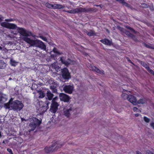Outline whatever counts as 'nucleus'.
I'll return each mask as SVG.
<instances>
[{
	"label": "nucleus",
	"instance_id": "1",
	"mask_svg": "<svg viewBox=\"0 0 154 154\" xmlns=\"http://www.w3.org/2000/svg\"><path fill=\"white\" fill-rule=\"evenodd\" d=\"M17 30L18 32L21 35V39L30 45L29 47L33 46L38 47L44 51H46V46L42 41L38 39H32L29 38L32 36L35 38L38 36L33 35L31 32L27 31L23 28L18 27Z\"/></svg>",
	"mask_w": 154,
	"mask_h": 154
},
{
	"label": "nucleus",
	"instance_id": "2",
	"mask_svg": "<svg viewBox=\"0 0 154 154\" xmlns=\"http://www.w3.org/2000/svg\"><path fill=\"white\" fill-rule=\"evenodd\" d=\"M24 106L23 104L21 101L18 100H16L11 102L10 100L6 103L5 104L4 107L5 109H10L14 111H20L22 109Z\"/></svg>",
	"mask_w": 154,
	"mask_h": 154
},
{
	"label": "nucleus",
	"instance_id": "3",
	"mask_svg": "<svg viewBox=\"0 0 154 154\" xmlns=\"http://www.w3.org/2000/svg\"><path fill=\"white\" fill-rule=\"evenodd\" d=\"M91 10L90 8L86 9L85 8H76L73 10L66 11V12L70 14H75L82 12H88L91 11Z\"/></svg>",
	"mask_w": 154,
	"mask_h": 154
},
{
	"label": "nucleus",
	"instance_id": "4",
	"mask_svg": "<svg viewBox=\"0 0 154 154\" xmlns=\"http://www.w3.org/2000/svg\"><path fill=\"white\" fill-rule=\"evenodd\" d=\"M32 120L34 122L31 123L29 125L30 131L34 130L37 126H39L41 123V121L36 118H33Z\"/></svg>",
	"mask_w": 154,
	"mask_h": 154
},
{
	"label": "nucleus",
	"instance_id": "5",
	"mask_svg": "<svg viewBox=\"0 0 154 154\" xmlns=\"http://www.w3.org/2000/svg\"><path fill=\"white\" fill-rule=\"evenodd\" d=\"M74 111V109L72 107V105L70 104L66 106L64 109L63 110L64 115L67 117H69Z\"/></svg>",
	"mask_w": 154,
	"mask_h": 154
},
{
	"label": "nucleus",
	"instance_id": "6",
	"mask_svg": "<svg viewBox=\"0 0 154 154\" xmlns=\"http://www.w3.org/2000/svg\"><path fill=\"white\" fill-rule=\"evenodd\" d=\"M57 98V97H55L52 101L50 111L51 112L54 113H55L57 109L59 104L55 102L54 100H56Z\"/></svg>",
	"mask_w": 154,
	"mask_h": 154
},
{
	"label": "nucleus",
	"instance_id": "7",
	"mask_svg": "<svg viewBox=\"0 0 154 154\" xmlns=\"http://www.w3.org/2000/svg\"><path fill=\"white\" fill-rule=\"evenodd\" d=\"M60 60L62 64L66 66L69 65H73L75 63V61L69 59H65L63 57H60Z\"/></svg>",
	"mask_w": 154,
	"mask_h": 154
},
{
	"label": "nucleus",
	"instance_id": "8",
	"mask_svg": "<svg viewBox=\"0 0 154 154\" xmlns=\"http://www.w3.org/2000/svg\"><path fill=\"white\" fill-rule=\"evenodd\" d=\"M46 6L49 8L61 9L64 7V6L60 4H51L49 3H47L46 4Z\"/></svg>",
	"mask_w": 154,
	"mask_h": 154
},
{
	"label": "nucleus",
	"instance_id": "9",
	"mask_svg": "<svg viewBox=\"0 0 154 154\" xmlns=\"http://www.w3.org/2000/svg\"><path fill=\"white\" fill-rule=\"evenodd\" d=\"M74 87L73 85H67L64 86L63 88L65 92L71 94L72 93Z\"/></svg>",
	"mask_w": 154,
	"mask_h": 154
},
{
	"label": "nucleus",
	"instance_id": "10",
	"mask_svg": "<svg viewBox=\"0 0 154 154\" xmlns=\"http://www.w3.org/2000/svg\"><path fill=\"white\" fill-rule=\"evenodd\" d=\"M88 68L91 70L95 72L100 75H103L104 74V72L102 70H100L97 67L90 64L88 66Z\"/></svg>",
	"mask_w": 154,
	"mask_h": 154
},
{
	"label": "nucleus",
	"instance_id": "11",
	"mask_svg": "<svg viewBox=\"0 0 154 154\" xmlns=\"http://www.w3.org/2000/svg\"><path fill=\"white\" fill-rule=\"evenodd\" d=\"M62 75L63 78L65 79H69L70 78V73L67 68H65L61 70Z\"/></svg>",
	"mask_w": 154,
	"mask_h": 154
},
{
	"label": "nucleus",
	"instance_id": "12",
	"mask_svg": "<svg viewBox=\"0 0 154 154\" xmlns=\"http://www.w3.org/2000/svg\"><path fill=\"white\" fill-rule=\"evenodd\" d=\"M59 97L61 100L65 102H68L70 99V98L68 95L63 93L60 94Z\"/></svg>",
	"mask_w": 154,
	"mask_h": 154
},
{
	"label": "nucleus",
	"instance_id": "13",
	"mask_svg": "<svg viewBox=\"0 0 154 154\" xmlns=\"http://www.w3.org/2000/svg\"><path fill=\"white\" fill-rule=\"evenodd\" d=\"M139 62L142 66L146 69L149 72L154 75V72L149 68L146 63L141 61H140Z\"/></svg>",
	"mask_w": 154,
	"mask_h": 154
},
{
	"label": "nucleus",
	"instance_id": "14",
	"mask_svg": "<svg viewBox=\"0 0 154 154\" xmlns=\"http://www.w3.org/2000/svg\"><path fill=\"white\" fill-rule=\"evenodd\" d=\"M128 100L133 105H135L137 104V100L136 98L132 95H129Z\"/></svg>",
	"mask_w": 154,
	"mask_h": 154
},
{
	"label": "nucleus",
	"instance_id": "15",
	"mask_svg": "<svg viewBox=\"0 0 154 154\" xmlns=\"http://www.w3.org/2000/svg\"><path fill=\"white\" fill-rule=\"evenodd\" d=\"M56 86L57 85L56 84L54 81L52 82L51 85L50 86V88L52 91L53 93H57V92Z\"/></svg>",
	"mask_w": 154,
	"mask_h": 154
},
{
	"label": "nucleus",
	"instance_id": "16",
	"mask_svg": "<svg viewBox=\"0 0 154 154\" xmlns=\"http://www.w3.org/2000/svg\"><path fill=\"white\" fill-rule=\"evenodd\" d=\"M56 144H53L51 147H46L45 148V150L46 152L48 153L51 152L53 151L54 149L53 148L55 146Z\"/></svg>",
	"mask_w": 154,
	"mask_h": 154
},
{
	"label": "nucleus",
	"instance_id": "17",
	"mask_svg": "<svg viewBox=\"0 0 154 154\" xmlns=\"http://www.w3.org/2000/svg\"><path fill=\"white\" fill-rule=\"evenodd\" d=\"M124 33L125 34L128 36L133 38L134 40L135 41L136 40V39L135 38V36L130 33L129 31H128L126 29H125Z\"/></svg>",
	"mask_w": 154,
	"mask_h": 154
},
{
	"label": "nucleus",
	"instance_id": "18",
	"mask_svg": "<svg viewBox=\"0 0 154 154\" xmlns=\"http://www.w3.org/2000/svg\"><path fill=\"white\" fill-rule=\"evenodd\" d=\"M49 103L48 101H46L45 103V104L41 108V110H42L43 109V110L42 111V112H45L47 110L48 108V105Z\"/></svg>",
	"mask_w": 154,
	"mask_h": 154
},
{
	"label": "nucleus",
	"instance_id": "19",
	"mask_svg": "<svg viewBox=\"0 0 154 154\" xmlns=\"http://www.w3.org/2000/svg\"><path fill=\"white\" fill-rule=\"evenodd\" d=\"M100 41L103 44L108 45H110L111 44V42L107 39H102Z\"/></svg>",
	"mask_w": 154,
	"mask_h": 154
},
{
	"label": "nucleus",
	"instance_id": "20",
	"mask_svg": "<svg viewBox=\"0 0 154 154\" xmlns=\"http://www.w3.org/2000/svg\"><path fill=\"white\" fill-rule=\"evenodd\" d=\"M7 66V64L2 60H0V69H5Z\"/></svg>",
	"mask_w": 154,
	"mask_h": 154
},
{
	"label": "nucleus",
	"instance_id": "21",
	"mask_svg": "<svg viewBox=\"0 0 154 154\" xmlns=\"http://www.w3.org/2000/svg\"><path fill=\"white\" fill-rule=\"evenodd\" d=\"M47 96L49 100H51L54 96V95L49 90L47 92Z\"/></svg>",
	"mask_w": 154,
	"mask_h": 154
},
{
	"label": "nucleus",
	"instance_id": "22",
	"mask_svg": "<svg viewBox=\"0 0 154 154\" xmlns=\"http://www.w3.org/2000/svg\"><path fill=\"white\" fill-rule=\"evenodd\" d=\"M17 27V26L13 23H8V28L9 29H14Z\"/></svg>",
	"mask_w": 154,
	"mask_h": 154
},
{
	"label": "nucleus",
	"instance_id": "23",
	"mask_svg": "<svg viewBox=\"0 0 154 154\" xmlns=\"http://www.w3.org/2000/svg\"><path fill=\"white\" fill-rule=\"evenodd\" d=\"M7 100L6 96L5 95L2 94L0 96V101L2 102H5Z\"/></svg>",
	"mask_w": 154,
	"mask_h": 154
},
{
	"label": "nucleus",
	"instance_id": "24",
	"mask_svg": "<svg viewBox=\"0 0 154 154\" xmlns=\"http://www.w3.org/2000/svg\"><path fill=\"white\" fill-rule=\"evenodd\" d=\"M10 62L11 65L13 66H15L18 63L16 61L12 59H10Z\"/></svg>",
	"mask_w": 154,
	"mask_h": 154
},
{
	"label": "nucleus",
	"instance_id": "25",
	"mask_svg": "<svg viewBox=\"0 0 154 154\" xmlns=\"http://www.w3.org/2000/svg\"><path fill=\"white\" fill-rule=\"evenodd\" d=\"M85 32L89 36H93L95 35L94 32L93 30H90L89 31H86Z\"/></svg>",
	"mask_w": 154,
	"mask_h": 154
},
{
	"label": "nucleus",
	"instance_id": "26",
	"mask_svg": "<svg viewBox=\"0 0 154 154\" xmlns=\"http://www.w3.org/2000/svg\"><path fill=\"white\" fill-rule=\"evenodd\" d=\"M38 93L39 94V97L42 98L45 97V94L43 91H38Z\"/></svg>",
	"mask_w": 154,
	"mask_h": 154
},
{
	"label": "nucleus",
	"instance_id": "27",
	"mask_svg": "<svg viewBox=\"0 0 154 154\" xmlns=\"http://www.w3.org/2000/svg\"><path fill=\"white\" fill-rule=\"evenodd\" d=\"M146 102V100L145 99H141L137 102V103L143 104Z\"/></svg>",
	"mask_w": 154,
	"mask_h": 154
},
{
	"label": "nucleus",
	"instance_id": "28",
	"mask_svg": "<svg viewBox=\"0 0 154 154\" xmlns=\"http://www.w3.org/2000/svg\"><path fill=\"white\" fill-rule=\"evenodd\" d=\"M8 23H8L4 22H2L1 23V25L2 26L7 28L8 27Z\"/></svg>",
	"mask_w": 154,
	"mask_h": 154
},
{
	"label": "nucleus",
	"instance_id": "29",
	"mask_svg": "<svg viewBox=\"0 0 154 154\" xmlns=\"http://www.w3.org/2000/svg\"><path fill=\"white\" fill-rule=\"evenodd\" d=\"M144 46L146 47L147 48H149L152 49H154V47L152 45H151L149 44H147L146 43L144 44Z\"/></svg>",
	"mask_w": 154,
	"mask_h": 154
},
{
	"label": "nucleus",
	"instance_id": "30",
	"mask_svg": "<svg viewBox=\"0 0 154 154\" xmlns=\"http://www.w3.org/2000/svg\"><path fill=\"white\" fill-rule=\"evenodd\" d=\"M129 97V95L125 93H123L122 95V97L124 99H127Z\"/></svg>",
	"mask_w": 154,
	"mask_h": 154
},
{
	"label": "nucleus",
	"instance_id": "31",
	"mask_svg": "<svg viewBox=\"0 0 154 154\" xmlns=\"http://www.w3.org/2000/svg\"><path fill=\"white\" fill-rule=\"evenodd\" d=\"M125 27L128 29H129L131 31L135 33H136L137 32L136 31H135L133 28L129 26H125Z\"/></svg>",
	"mask_w": 154,
	"mask_h": 154
},
{
	"label": "nucleus",
	"instance_id": "32",
	"mask_svg": "<svg viewBox=\"0 0 154 154\" xmlns=\"http://www.w3.org/2000/svg\"><path fill=\"white\" fill-rule=\"evenodd\" d=\"M143 119L144 121L147 123H149L150 121L149 119L145 116L144 117Z\"/></svg>",
	"mask_w": 154,
	"mask_h": 154
},
{
	"label": "nucleus",
	"instance_id": "33",
	"mask_svg": "<svg viewBox=\"0 0 154 154\" xmlns=\"http://www.w3.org/2000/svg\"><path fill=\"white\" fill-rule=\"evenodd\" d=\"M39 37L41 38L44 41H45L46 42H47V39L45 37L43 36L40 35L39 36Z\"/></svg>",
	"mask_w": 154,
	"mask_h": 154
},
{
	"label": "nucleus",
	"instance_id": "34",
	"mask_svg": "<svg viewBox=\"0 0 154 154\" xmlns=\"http://www.w3.org/2000/svg\"><path fill=\"white\" fill-rule=\"evenodd\" d=\"M118 29H119L121 32H122L123 33L124 32H125V29H124V28H122V27H118Z\"/></svg>",
	"mask_w": 154,
	"mask_h": 154
},
{
	"label": "nucleus",
	"instance_id": "35",
	"mask_svg": "<svg viewBox=\"0 0 154 154\" xmlns=\"http://www.w3.org/2000/svg\"><path fill=\"white\" fill-rule=\"evenodd\" d=\"M122 4L123 5H124L127 7H129L130 6L128 4L125 2V1H124V2Z\"/></svg>",
	"mask_w": 154,
	"mask_h": 154
},
{
	"label": "nucleus",
	"instance_id": "36",
	"mask_svg": "<svg viewBox=\"0 0 154 154\" xmlns=\"http://www.w3.org/2000/svg\"><path fill=\"white\" fill-rule=\"evenodd\" d=\"M53 51L54 53H56L57 54H59V53L57 49L55 48H54L53 49Z\"/></svg>",
	"mask_w": 154,
	"mask_h": 154
},
{
	"label": "nucleus",
	"instance_id": "37",
	"mask_svg": "<svg viewBox=\"0 0 154 154\" xmlns=\"http://www.w3.org/2000/svg\"><path fill=\"white\" fill-rule=\"evenodd\" d=\"M7 151L9 152L11 154H13V152H12V151L11 150V149L10 148H8L7 149Z\"/></svg>",
	"mask_w": 154,
	"mask_h": 154
},
{
	"label": "nucleus",
	"instance_id": "38",
	"mask_svg": "<svg viewBox=\"0 0 154 154\" xmlns=\"http://www.w3.org/2000/svg\"><path fill=\"white\" fill-rule=\"evenodd\" d=\"M116 1L117 2H118L119 3H121V4H122L123 2H124V0H116Z\"/></svg>",
	"mask_w": 154,
	"mask_h": 154
},
{
	"label": "nucleus",
	"instance_id": "39",
	"mask_svg": "<svg viewBox=\"0 0 154 154\" xmlns=\"http://www.w3.org/2000/svg\"><path fill=\"white\" fill-rule=\"evenodd\" d=\"M150 125L153 129H154V122H152L150 124Z\"/></svg>",
	"mask_w": 154,
	"mask_h": 154
},
{
	"label": "nucleus",
	"instance_id": "40",
	"mask_svg": "<svg viewBox=\"0 0 154 154\" xmlns=\"http://www.w3.org/2000/svg\"><path fill=\"white\" fill-rule=\"evenodd\" d=\"M146 153L148 154H153V153L149 150H147Z\"/></svg>",
	"mask_w": 154,
	"mask_h": 154
},
{
	"label": "nucleus",
	"instance_id": "41",
	"mask_svg": "<svg viewBox=\"0 0 154 154\" xmlns=\"http://www.w3.org/2000/svg\"><path fill=\"white\" fill-rule=\"evenodd\" d=\"M127 60L128 62H129L132 64H134V63L131 62V60H130L129 58H127Z\"/></svg>",
	"mask_w": 154,
	"mask_h": 154
},
{
	"label": "nucleus",
	"instance_id": "42",
	"mask_svg": "<svg viewBox=\"0 0 154 154\" xmlns=\"http://www.w3.org/2000/svg\"><path fill=\"white\" fill-rule=\"evenodd\" d=\"M51 66L52 67H53L54 68H56V66L55 63H54L51 64Z\"/></svg>",
	"mask_w": 154,
	"mask_h": 154
},
{
	"label": "nucleus",
	"instance_id": "43",
	"mask_svg": "<svg viewBox=\"0 0 154 154\" xmlns=\"http://www.w3.org/2000/svg\"><path fill=\"white\" fill-rule=\"evenodd\" d=\"M95 6H97V7H98V6H99L100 8H103V6L102 5H95Z\"/></svg>",
	"mask_w": 154,
	"mask_h": 154
},
{
	"label": "nucleus",
	"instance_id": "44",
	"mask_svg": "<svg viewBox=\"0 0 154 154\" xmlns=\"http://www.w3.org/2000/svg\"><path fill=\"white\" fill-rule=\"evenodd\" d=\"M5 21H12V20L11 19H6L5 20Z\"/></svg>",
	"mask_w": 154,
	"mask_h": 154
},
{
	"label": "nucleus",
	"instance_id": "45",
	"mask_svg": "<svg viewBox=\"0 0 154 154\" xmlns=\"http://www.w3.org/2000/svg\"><path fill=\"white\" fill-rule=\"evenodd\" d=\"M137 109V108L136 107H134L133 108V110L134 111H135Z\"/></svg>",
	"mask_w": 154,
	"mask_h": 154
},
{
	"label": "nucleus",
	"instance_id": "46",
	"mask_svg": "<svg viewBox=\"0 0 154 154\" xmlns=\"http://www.w3.org/2000/svg\"><path fill=\"white\" fill-rule=\"evenodd\" d=\"M143 5H144L143 6L144 7L146 8L147 7L145 3L143 4Z\"/></svg>",
	"mask_w": 154,
	"mask_h": 154
},
{
	"label": "nucleus",
	"instance_id": "47",
	"mask_svg": "<svg viewBox=\"0 0 154 154\" xmlns=\"http://www.w3.org/2000/svg\"><path fill=\"white\" fill-rule=\"evenodd\" d=\"M2 16L0 15V22L2 20Z\"/></svg>",
	"mask_w": 154,
	"mask_h": 154
},
{
	"label": "nucleus",
	"instance_id": "48",
	"mask_svg": "<svg viewBox=\"0 0 154 154\" xmlns=\"http://www.w3.org/2000/svg\"><path fill=\"white\" fill-rule=\"evenodd\" d=\"M83 54H84V55H85V56H87V55H88V54H87L86 53H85H85H83Z\"/></svg>",
	"mask_w": 154,
	"mask_h": 154
},
{
	"label": "nucleus",
	"instance_id": "49",
	"mask_svg": "<svg viewBox=\"0 0 154 154\" xmlns=\"http://www.w3.org/2000/svg\"><path fill=\"white\" fill-rule=\"evenodd\" d=\"M139 114H137H137H135V116L136 117H137V116H139Z\"/></svg>",
	"mask_w": 154,
	"mask_h": 154
},
{
	"label": "nucleus",
	"instance_id": "50",
	"mask_svg": "<svg viewBox=\"0 0 154 154\" xmlns=\"http://www.w3.org/2000/svg\"><path fill=\"white\" fill-rule=\"evenodd\" d=\"M55 55H51V56L52 58H54V57Z\"/></svg>",
	"mask_w": 154,
	"mask_h": 154
},
{
	"label": "nucleus",
	"instance_id": "51",
	"mask_svg": "<svg viewBox=\"0 0 154 154\" xmlns=\"http://www.w3.org/2000/svg\"><path fill=\"white\" fill-rule=\"evenodd\" d=\"M22 119V121H26V120L25 119H23V118H22V119Z\"/></svg>",
	"mask_w": 154,
	"mask_h": 154
},
{
	"label": "nucleus",
	"instance_id": "52",
	"mask_svg": "<svg viewBox=\"0 0 154 154\" xmlns=\"http://www.w3.org/2000/svg\"><path fill=\"white\" fill-rule=\"evenodd\" d=\"M2 48L0 46V50H2Z\"/></svg>",
	"mask_w": 154,
	"mask_h": 154
},
{
	"label": "nucleus",
	"instance_id": "53",
	"mask_svg": "<svg viewBox=\"0 0 154 154\" xmlns=\"http://www.w3.org/2000/svg\"><path fill=\"white\" fill-rule=\"evenodd\" d=\"M2 108V106H0V109Z\"/></svg>",
	"mask_w": 154,
	"mask_h": 154
},
{
	"label": "nucleus",
	"instance_id": "54",
	"mask_svg": "<svg viewBox=\"0 0 154 154\" xmlns=\"http://www.w3.org/2000/svg\"><path fill=\"white\" fill-rule=\"evenodd\" d=\"M11 78H9V80H11Z\"/></svg>",
	"mask_w": 154,
	"mask_h": 154
}]
</instances>
